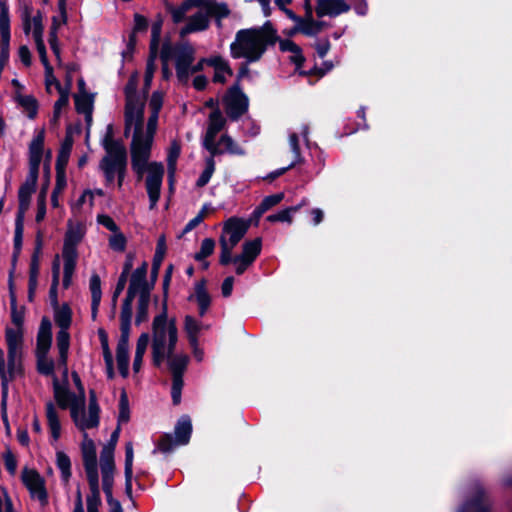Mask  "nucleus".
Here are the masks:
<instances>
[{
  "label": "nucleus",
  "mask_w": 512,
  "mask_h": 512,
  "mask_svg": "<svg viewBox=\"0 0 512 512\" xmlns=\"http://www.w3.org/2000/svg\"><path fill=\"white\" fill-rule=\"evenodd\" d=\"M54 394L58 404L63 408H67L68 406L71 408V403L73 402V396H76L74 393H71L68 389L60 387L58 384L57 378L54 376Z\"/></svg>",
  "instance_id": "obj_46"
},
{
  "label": "nucleus",
  "mask_w": 512,
  "mask_h": 512,
  "mask_svg": "<svg viewBox=\"0 0 512 512\" xmlns=\"http://www.w3.org/2000/svg\"><path fill=\"white\" fill-rule=\"evenodd\" d=\"M108 243L113 251L123 252L126 249L127 239L120 229H118L109 237Z\"/></svg>",
  "instance_id": "obj_55"
},
{
  "label": "nucleus",
  "mask_w": 512,
  "mask_h": 512,
  "mask_svg": "<svg viewBox=\"0 0 512 512\" xmlns=\"http://www.w3.org/2000/svg\"><path fill=\"white\" fill-rule=\"evenodd\" d=\"M305 204L306 200L304 199L300 204L286 208L278 213L271 214L266 219L269 222H287L290 224L292 222V215Z\"/></svg>",
  "instance_id": "obj_43"
},
{
  "label": "nucleus",
  "mask_w": 512,
  "mask_h": 512,
  "mask_svg": "<svg viewBox=\"0 0 512 512\" xmlns=\"http://www.w3.org/2000/svg\"><path fill=\"white\" fill-rule=\"evenodd\" d=\"M21 479L30 497L37 500L41 506L48 504V493L45 479L35 470L24 468L21 472Z\"/></svg>",
  "instance_id": "obj_9"
},
{
  "label": "nucleus",
  "mask_w": 512,
  "mask_h": 512,
  "mask_svg": "<svg viewBox=\"0 0 512 512\" xmlns=\"http://www.w3.org/2000/svg\"><path fill=\"white\" fill-rule=\"evenodd\" d=\"M148 28V20L140 15L135 14L134 15V27H133V34L130 37V43H133L135 41V34L139 32H145Z\"/></svg>",
  "instance_id": "obj_59"
},
{
  "label": "nucleus",
  "mask_w": 512,
  "mask_h": 512,
  "mask_svg": "<svg viewBox=\"0 0 512 512\" xmlns=\"http://www.w3.org/2000/svg\"><path fill=\"white\" fill-rule=\"evenodd\" d=\"M249 228V222L237 217L229 218L223 226V232L220 236V256L221 265H228L232 261V251L235 246L245 236Z\"/></svg>",
  "instance_id": "obj_7"
},
{
  "label": "nucleus",
  "mask_w": 512,
  "mask_h": 512,
  "mask_svg": "<svg viewBox=\"0 0 512 512\" xmlns=\"http://www.w3.org/2000/svg\"><path fill=\"white\" fill-rule=\"evenodd\" d=\"M178 341V329L174 318L168 319L166 306L153 319L152 323V357L153 363L160 366L171 355Z\"/></svg>",
  "instance_id": "obj_3"
},
{
  "label": "nucleus",
  "mask_w": 512,
  "mask_h": 512,
  "mask_svg": "<svg viewBox=\"0 0 512 512\" xmlns=\"http://www.w3.org/2000/svg\"><path fill=\"white\" fill-rule=\"evenodd\" d=\"M207 12L210 14V17L213 15L219 19L225 18L230 14L229 8L224 3H216L209 6Z\"/></svg>",
  "instance_id": "obj_64"
},
{
  "label": "nucleus",
  "mask_w": 512,
  "mask_h": 512,
  "mask_svg": "<svg viewBox=\"0 0 512 512\" xmlns=\"http://www.w3.org/2000/svg\"><path fill=\"white\" fill-rule=\"evenodd\" d=\"M120 428L118 427L111 435L109 443L104 445L100 454V470L105 472V468H109V473H115L114 451L118 441Z\"/></svg>",
  "instance_id": "obj_22"
},
{
  "label": "nucleus",
  "mask_w": 512,
  "mask_h": 512,
  "mask_svg": "<svg viewBox=\"0 0 512 512\" xmlns=\"http://www.w3.org/2000/svg\"><path fill=\"white\" fill-rule=\"evenodd\" d=\"M0 512H16L5 488L0 485Z\"/></svg>",
  "instance_id": "obj_61"
},
{
  "label": "nucleus",
  "mask_w": 512,
  "mask_h": 512,
  "mask_svg": "<svg viewBox=\"0 0 512 512\" xmlns=\"http://www.w3.org/2000/svg\"><path fill=\"white\" fill-rule=\"evenodd\" d=\"M186 20V24L179 30L181 38L192 33L203 32L210 26V14L207 11L200 10Z\"/></svg>",
  "instance_id": "obj_17"
},
{
  "label": "nucleus",
  "mask_w": 512,
  "mask_h": 512,
  "mask_svg": "<svg viewBox=\"0 0 512 512\" xmlns=\"http://www.w3.org/2000/svg\"><path fill=\"white\" fill-rule=\"evenodd\" d=\"M102 475L103 491L106 495L107 503L110 507V512H123L120 502L113 498L112 490L114 485V473H109V468H105Z\"/></svg>",
  "instance_id": "obj_27"
},
{
  "label": "nucleus",
  "mask_w": 512,
  "mask_h": 512,
  "mask_svg": "<svg viewBox=\"0 0 512 512\" xmlns=\"http://www.w3.org/2000/svg\"><path fill=\"white\" fill-rule=\"evenodd\" d=\"M491 503L480 484H475L471 498L463 503L458 512H490Z\"/></svg>",
  "instance_id": "obj_14"
},
{
  "label": "nucleus",
  "mask_w": 512,
  "mask_h": 512,
  "mask_svg": "<svg viewBox=\"0 0 512 512\" xmlns=\"http://www.w3.org/2000/svg\"><path fill=\"white\" fill-rule=\"evenodd\" d=\"M52 325L48 318L44 317L41 321L37 334L36 355H45L49 353L52 344Z\"/></svg>",
  "instance_id": "obj_23"
},
{
  "label": "nucleus",
  "mask_w": 512,
  "mask_h": 512,
  "mask_svg": "<svg viewBox=\"0 0 512 512\" xmlns=\"http://www.w3.org/2000/svg\"><path fill=\"white\" fill-rule=\"evenodd\" d=\"M11 321L13 324L12 328L24 329V312L17 309L16 301L11 303Z\"/></svg>",
  "instance_id": "obj_63"
},
{
  "label": "nucleus",
  "mask_w": 512,
  "mask_h": 512,
  "mask_svg": "<svg viewBox=\"0 0 512 512\" xmlns=\"http://www.w3.org/2000/svg\"><path fill=\"white\" fill-rule=\"evenodd\" d=\"M181 152L180 145L178 142L173 141L170 144L168 155H167V166H168V176H169V184L170 187L173 185V178L176 171V163L179 158Z\"/></svg>",
  "instance_id": "obj_37"
},
{
  "label": "nucleus",
  "mask_w": 512,
  "mask_h": 512,
  "mask_svg": "<svg viewBox=\"0 0 512 512\" xmlns=\"http://www.w3.org/2000/svg\"><path fill=\"white\" fill-rule=\"evenodd\" d=\"M156 52L152 50L147 62L144 76V94L137 92L138 76H130L124 92L125 104V136L131 134V160L132 168L138 177L147 172L146 190L149 197V208L155 209L160 198L161 187L164 177V166L159 162L148 163L154 135L158 126L159 112L162 109L164 94L161 91H154L149 100L150 115L147 123L144 124V107L146 92L152 84L156 71Z\"/></svg>",
  "instance_id": "obj_1"
},
{
  "label": "nucleus",
  "mask_w": 512,
  "mask_h": 512,
  "mask_svg": "<svg viewBox=\"0 0 512 512\" xmlns=\"http://www.w3.org/2000/svg\"><path fill=\"white\" fill-rule=\"evenodd\" d=\"M206 166L201 175L199 176L196 185L197 187H204L207 185L215 171V161L214 158L211 156L206 159Z\"/></svg>",
  "instance_id": "obj_54"
},
{
  "label": "nucleus",
  "mask_w": 512,
  "mask_h": 512,
  "mask_svg": "<svg viewBox=\"0 0 512 512\" xmlns=\"http://www.w3.org/2000/svg\"><path fill=\"white\" fill-rule=\"evenodd\" d=\"M102 146L106 154L99 163V169L103 172L108 185L117 178L118 187L120 188L126 175L127 153L123 144L113 139L111 125L107 127Z\"/></svg>",
  "instance_id": "obj_4"
},
{
  "label": "nucleus",
  "mask_w": 512,
  "mask_h": 512,
  "mask_svg": "<svg viewBox=\"0 0 512 512\" xmlns=\"http://www.w3.org/2000/svg\"><path fill=\"white\" fill-rule=\"evenodd\" d=\"M192 424L188 416H183L179 419L175 426V444L186 445L191 437Z\"/></svg>",
  "instance_id": "obj_30"
},
{
  "label": "nucleus",
  "mask_w": 512,
  "mask_h": 512,
  "mask_svg": "<svg viewBox=\"0 0 512 512\" xmlns=\"http://www.w3.org/2000/svg\"><path fill=\"white\" fill-rule=\"evenodd\" d=\"M275 39L276 33L270 22L258 28L241 29L230 44V54L234 59H245L247 63L257 62Z\"/></svg>",
  "instance_id": "obj_2"
},
{
  "label": "nucleus",
  "mask_w": 512,
  "mask_h": 512,
  "mask_svg": "<svg viewBox=\"0 0 512 512\" xmlns=\"http://www.w3.org/2000/svg\"><path fill=\"white\" fill-rule=\"evenodd\" d=\"M86 204H88L89 209H92V207L94 206L93 193H91V189H86L83 191L81 196L73 205V209L80 210Z\"/></svg>",
  "instance_id": "obj_62"
},
{
  "label": "nucleus",
  "mask_w": 512,
  "mask_h": 512,
  "mask_svg": "<svg viewBox=\"0 0 512 512\" xmlns=\"http://www.w3.org/2000/svg\"><path fill=\"white\" fill-rule=\"evenodd\" d=\"M89 484V494L86 497L87 506H101V494H100V486H99V476L98 477H88L87 478Z\"/></svg>",
  "instance_id": "obj_39"
},
{
  "label": "nucleus",
  "mask_w": 512,
  "mask_h": 512,
  "mask_svg": "<svg viewBox=\"0 0 512 512\" xmlns=\"http://www.w3.org/2000/svg\"><path fill=\"white\" fill-rule=\"evenodd\" d=\"M59 98L54 104L53 121L56 122L61 114V111L69 104V87L60 89Z\"/></svg>",
  "instance_id": "obj_53"
},
{
  "label": "nucleus",
  "mask_w": 512,
  "mask_h": 512,
  "mask_svg": "<svg viewBox=\"0 0 512 512\" xmlns=\"http://www.w3.org/2000/svg\"><path fill=\"white\" fill-rule=\"evenodd\" d=\"M134 297L126 295L123 301L120 320H121V335H130L131 320H132V304Z\"/></svg>",
  "instance_id": "obj_32"
},
{
  "label": "nucleus",
  "mask_w": 512,
  "mask_h": 512,
  "mask_svg": "<svg viewBox=\"0 0 512 512\" xmlns=\"http://www.w3.org/2000/svg\"><path fill=\"white\" fill-rule=\"evenodd\" d=\"M149 341L150 337L148 333H142L137 340L135 357L133 361V370L135 373L139 372L141 369L143 357L146 353Z\"/></svg>",
  "instance_id": "obj_34"
},
{
  "label": "nucleus",
  "mask_w": 512,
  "mask_h": 512,
  "mask_svg": "<svg viewBox=\"0 0 512 512\" xmlns=\"http://www.w3.org/2000/svg\"><path fill=\"white\" fill-rule=\"evenodd\" d=\"M129 403L128 398L125 392L121 393L120 401H119V416H118V422L126 423L129 420Z\"/></svg>",
  "instance_id": "obj_58"
},
{
  "label": "nucleus",
  "mask_w": 512,
  "mask_h": 512,
  "mask_svg": "<svg viewBox=\"0 0 512 512\" xmlns=\"http://www.w3.org/2000/svg\"><path fill=\"white\" fill-rule=\"evenodd\" d=\"M86 234V227L82 222L68 220L67 230L64 237L62 249V257L64 261L63 267V287L68 288L74 274L78 251L77 247Z\"/></svg>",
  "instance_id": "obj_5"
},
{
  "label": "nucleus",
  "mask_w": 512,
  "mask_h": 512,
  "mask_svg": "<svg viewBox=\"0 0 512 512\" xmlns=\"http://www.w3.org/2000/svg\"><path fill=\"white\" fill-rule=\"evenodd\" d=\"M81 453L83 459V466L88 477H98V464H97V453L94 441L88 437L87 433L83 435V441L81 444Z\"/></svg>",
  "instance_id": "obj_13"
},
{
  "label": "nucleus",
  "mask_w": 512,
  "mask_h": 512,
  "mask_svg": "<svg viewBox=\"0 0 512 512\" xmlns=\"http://www.w3.org/2000/svg\"><path fill=\"white\" fill-rule=\"evenodd\" d=\"M76 111L85 116L88 125L92 122L94 96L87 92H81L74 96Z\"/></svg>",
  "instance_id": "obj_28"
},
{
  "label": "nucleus",
  "mask_w": 512,
  "mask_h": 512,
  "mask_svg": "<svg viewBox=\"0 0 512 512\" xmlns=\"http://www.w3.org/2000/svg\"><path fill=\"white\" fill-rule=\"evenodd\" d=\"M44 133L39 132L29 145V171L38 172L42 161Z\"/></svg>",
  "instance_id": "obj_25"
},
{
  "label": "nucleus",
  "mask_w": 512,
  "mask_h": 512,
  "mask_svg": "<svg viewBox=\"0 0 512 512\" xmlns=\"http://www.w3.org/2000/svg\"><path fill=\"white\" fill-rule=\"evenodd\" d=\"M172 48L169 45L163 46L161 59L166 64L171 56ZM175 59V70L177 79L186 84L191 75V65L195 59V49L190 43H183L173 48Z\"/></svg>",
  "instance_id": "obj_8"
},
{
  "label": "nucleus",
  "mask_w": 512,
  "mask_h": 512,
  "mask_svg": "<svg viewBox=\"0 0 512 512\" xmlns=\"http://www.w3.org/2000/svg\"><path fill=\"white\" fill-rule=\"evenodd\" d=\"M211 156L214 158L215 155L229 154L235 156H244L246 154L245 149L236 142L230 135L223 134L220 139L206 148Z\"/></svg>",
  "instance_id": "obj_15"
},
{
  "label": "nucleus",
  "mask_w": 512,
  "mask_h": 512,
  "mask_svg": "<svg viewBox=\"0 0 512 512\" xmlns=\"http://www.w3.org/2000/svg\"><path fill=\"white\" fill-rule=\"evenodd\" d=\"M305 9L306 15L303 17V27L300 29H302L304 35L315 36L323 30L325 22L313 19L312 7L309 4V0H305Z\"/></svg>",
  "instance_id": "obj_29"
},
{
  "label": "nucleus",
  "mask_w": 512,
  "mask_h": 512,
  "mask_svg": "<svg viewBox=\"0 0 512 512\" xmlns=\"http://www.w3.org/2000/svg\"><path fill=\"white\" fill-rule=\"evenodd\" d=\"M129 336L130 335H120L116 349L118 369L124 378L129 374Z\"/></svg>",
  "instance_id": "obj_26"
},
{
  "label": "nucleus",
  "mask_w": 512,
  "mask_h": 512,
  "mask_svg": "<svg viewBox=\"0 0 512 512\" xmlns=\"http://www.w3.org/2000/svg\"><path fill=\"white\" fill-rule=\"evenodd\" d=\"M195 299L199 306V316L203 317L209 309L211 298L208 294L204 282L197 283L195 293L189 297V300Z\"/></svg>",
  "instance_id": "obj_31"
},
{
  "label": "nucleus",
  "mask_w": 512,
  "mask_h": 512,
  "mask_svg": "<svg viewBox=\"0 0 512 512\" xmlns=\"http://www.w3.org/2000/svg\"><path fill=\"white\" fill-rule=\"evenodd\" d=\"M262 242L260 238L246 241L242 246V252L238 256L250 262H254L261 253Z\"/></svg>",
  "instance_id": "obj_35"
},
{
  "label": "nucleus",
  "mask_w": 512,
  "mask_h": 512,
  "mask_svg": "<svg viewBox=\"0 0 512 512\" xmlns=\"http://www.w3.org/2000/svg\"><path fill=\"white\" fill-rule=\"evenodd\" d=\"M248 98L238 86L232 87L226 97V112L232 120H237L248 110Z\"/></svg>",
  "instance_id": "obj_12"
},
{
  "label": "nucleus",
  "mask_w": 512,
  "mask_h": 512,
  "mask_svg": "<svg viewBox=\"0 0 512 512\" xmlns=\"http://www.w3.org/2000/svg\"><path fill=\"white\" fill-rule=\"evenodd\" d=\"M46 417L51 436L53 440L56 442L58 441L61 435V424L59 421L56 408L51 402L47 403L46 405Z\"/></svg>",
  "instance_id": "obj_33"
},
{
  "label": "nucleus",
  "mask_w": 512,
  "mask_h": 512,
  "mask_svg": "<svg viewBox=\"0 0 512 512\" xmlns=\"http://www.w3.org/2000/svg\"><path fill=\"white\" fill-rule=\"evenodd\" d=\"M20 16L25 35H29L32 32L33 38L35 37L36 23L39 24L41 28V35H43L44 27L42 24V14L40 11H37L36 14L33 15V7L29 4L24 3L21 6Z\"/></svg>",
  "instance_id": "obj_20"
},
{
  "label": "nucleus",
  "mask_w": 512,
  "mask_h": 512,
  "mask_svg": "<svg viewBox=\"0 0 512 512\" xmlns=\"http://www.w3.org/2000/svg\"><path fill=\"white\" fill-rule=\"evenodd\" d=\"M35 26H36V31H35L34 40H35L36 48H37L40 60H41L42 64L44 65V68H48V66H51V65L47 58V52H46V47H45L44 40H43V35H41V28H40L39 24H37V23Z\"/></svg>",
  "instance_id": "obj_52"
},
{
  "label": "nucleus",
  "mask_w": 512,
  "mask_h": 512,
  "mask_svg": "<svg viewBox=\"0 0 512 512\" xmlns=\"http://www.w3.org/2000/svg\"><path fill=\"white\" fill-rule=\"evenodd\" d=\"M23 331L24 329L10 327L5 330L8 358L12 369H16L17 359L21 361L22 358Z\"/></svg>",
  "instance_id": "obj_11"
},
{
  "label": "nucleus",
  "mask_w": 512,
  "mask_h": 512,
  "mask_svg": "<svg viewBox=\"0 0 512 512\" xmlns=\"http://www.w3.org/2000/svg\"><path fill=\"white\" fill-rule=\"evenodd\" d=\"M54 321L60 328L56 335V345L59 353L58 365L62 368L63 376L68 375V351L70 347V334L68 332L72 323V310L68 304L54 307Z\"/></svg>",
  "instance_id": "obj_6"
},
{
  "label": "nucleus",
  "mask_w": 512,
  "mask_h": 512,
  "mask_svg": "<svg viewBox=\"0 0 512 512\" xmlns=\"http://www.w3.org/2000/svg\"><path fill=\"white\" fill-rule=\"evenodd\" d=\"M165 360H167L172 375L183 374L188 364V356L182 353L174 354L173 352Z\"/></svg>",
  "instance_id": "obj_36"
},
{
  "label": "nucleus",
  "mask_w": 512,
  "mask_h": 512,
  "mask_svg": "<svg viewBox=\"0 0 512 512\" xmlns=\"http://www.w3.org/2000/svg\"><path fill=\"white\" fill-rule=\"evenodd\" d=\"M150 302L149 293H142L139 296L137 314H136V324H140L148 319V306Z\"/></svg>",
  "instance_id": "obj_50"
},
{
  "label": "nucleus",
  "mask_w": 512,
  "mask_h": 512,
  "mask_svg": "<svg viewBox=\"0 0 512 512\" xmlns=\"http://www.w3.org/2000/svg\"><path fill=\"white\" fill-rule=\"evenodd\" d=\"M209 328L210 325L204 324L191 315L184 317L183 329L190 345H196V343L199 342L202 331L208 330Z\"/></svg>",
  "instance_id": "obj_24"
},
{
  "label": "nucleus",
  "mask_w": 512,
  "mask_h": 512,
  "mask_svg": "<svg viewBox=\"0 0 512 512\" xmlns=\"http://www.w3.org/2000/svg\"><path fill=\"white\" fill-rule=\"evenodd\" d=\"M56 466L60 471L62 481L68 483L72 476L71 460L63 451H57L56 453Z\"/></svg>",
  "instance_id": "obj_38"
},
{
  "label": "nucleus",
  "mask_w": 512,
  "mask_h": 512,
  "mask_svg": "<svg viewBox=\"0 0 512 512\" xmlns=\"http://www.w3.org/2000/svg\"><path fill=\"white\" fill-rule=\"evenodd\" d=\"M0 42L10 43V17L6 4L0 5Z\"/></svg>",
  "instance_id": "obj_41"
},
{
  "label": "nucleus",
  "mask_w": 512,
  "mask_h": 512,
  "mask_svg": "<svg viewBox=\"0 0 512 512\" xmlns=\"http://www.w3.org/2000/svg\"><path fill=\"white\" fill-rule=\"evenodd\" d=\"M38 179V172L29 171L25 182L20 186L18 191L19 208L17 216L24 217L27 211L32 194L35 191Z\"/></svg>",
  "instance_id": "obj_16"
},
{
  "label": "nucleus",
  "mask_w": 512,
  "mask_h": 512,
  "mask_svg": "<svg viewBox=\"0 0 512 512\" xmlns=\"http://www.w3.org/2000/svg\"><path fill=\"white\" fill-rule=\"evenodd\" d=\"M350 10V5L344 0H318L316 14L318 17H336Z\"/></svg>",
  "instance_id": "obj_21"
},
{
  "label": "nucleus",
  "mask_w": 512,
  "mask_h": 512,
  "mask_svg": "<svg viewBox=\"0 0 512 512\" xmlns=\"http://www.w3.org/2000/svg\"><path fill=\"white\" fill-rule=\"evenodd\" d=\"M280 50L283 52H291L293 55L291 56V60L297 65L300 66L304 62V57L301 53V48L289 39L281 40L279 43Z\"/></svg>",
  "instance_id": "obj_45"
},
{
  "label": "nucleus",
  "mask_w": 512,
  "mask_h": 512,
  "mask_svg": "<svg viewBox=\"0 0 512 512\" xmlns=\"http://www.w3.org/2000/svg\"><path fill=\"white\" fill-rule=\"evenodd\" d=\"M23 220H24V217H22V216L16 217L15 233H14V250H16L17 253H20L21 248H22Z\"/></svg>",
  "instance_id": "obj_57"
},
{
  "label": "nucleus",
  "mask_w": 512,
  "mask_h": 512,
  "mask_svg": "<svg viewBox=\"0 0 512 512\" xmlns=\"http://www.w3.org/2000/svg\"><path fill=\"white\" fill-rule=\"evenodd\" d=\"M215 248V241L211 238H205L202 243L199 252L195 255V260L203 261L210 256Z\"/></svg>",
  "instance_id": "obj_56"
},
{
  "label": "nucleus",
  "mask_w": 512,
  "mask_h": 512,
  "mask_svg": "<svg viewBox=\"0 0 512 512\" xmlns=\"http://www.w3.org/2000/svg\"><path fill=\"white\" fill-rule=\"evenodd\" d=\"M37 358V371L45 376H54V361L45 355H36Z\"/></svg>",
  "instance_id": "obj_49"
},
{
  "label": "nucleus",
  "mask_w": 512,
  "mask_h": 512,
  "mask_svg": "<svg viewBox=\"0 0 512 512\" xmlns=\"http://www.w3.org/2000/svg\"><path fill=\"white\" fill-rule=\"evenodd\" d=\"M71 418L76 427L86 433L88 429L97 428L99 425L100 417L99 413L96 412V419L92 416L91 409H85V400L76 399L71 403Z\"/></svg>",
  "instance_id": "obj_10"
},
{
  "label": "nucleus",
  "mask_w": 512,
  "mask_h": 512,
  "mask_svg": "<svg viewBox=\"0 0 512 512\" xmlns=\"http://www.w3.org/2000/svg\"><path fill=\"white\" fill-rule=\"evenodd\" d=\"M289 147L293 153V159L289 167H294L302 161L301 150L299 146V135L296 132H290L288 137Z\"/></svg>",
  "instance_id": "obj_51"
},
{
  "label": "nucleus",
  "mask_w": 512,
  "mask_h": 512,
  "mask_svg": "<svg viewBox=\"0 0 512 512\" xmlns=\"http://www.w3.org/2000/svg\"><path fill=\"white\" fill-rule=\"evenodd\" d=\"M22 371V362L17 359L16 369H12L10 362L6 366L4 351L0 349V378L1 379H14Z\"/></svg>",
  "instance_id": "obj_44"
},
{
  "label": "nucleus",
  "mask_w": 512,
  "mask_h": 512,
  "mask_svg": "<svg viewBox=\"0 0 512 512\" xmlns=\"http://www.w3.org/2000/svg\"><path fill=\"white\" fill-rule=\"evenodd\" d=\"M38 273H39L38 256L35 254L32 257L31 264H30V272H29L28 297L30 300L33 299L35 290L38 285Z\"/></svg>",
  "instance_id": "obj_47"
},
{
  "label": "nucleus",
  "mask_w": 512,
  "mask_h": 512,
  "mask_svg": "<svg viewBox=\"0 0 512 512\" xmlns=\"http://www.w3.org/2000/svg\"><path fill=\"white\" fill-rule=\"evenodd\" d=\"M146 274L147 263L143 262L142 265L137 267L131 275L130 284L127 290L128 296L135 298L136 294H139L140 296L144 292L149 293Z\"/></svg>",
  "instance_id": "obj_18"
},
{
  "label": "nucleus",
  "mask_w": 512,
  "mask_h": 512,
  "mask_svg": "<svg viewBox=\"0 0 512 512\" xmlns=\"http://www.w3.org/2000/svg\"><path fill=\"white\" fill-rule=\"evenodd\" d=\"M91 298L92 300L101 301L102 291H101V280L97 274H93L90 278L89 283Z\"/></svg>",
  "instance_id": "obj_60"
},
{
  "label": "nucleus",
  "mask_w": 512,
  "mask_h": 512,
  "mask_svg": "<svg viewBox=\"0 0 512 512\" xmlns=\"http://www.w3.org/2000/svg\"><path fill=\"white\" fill-rule=\"evenodd\" d=\"M16 101L23 108L29 118H34L37 114V100L32 95H23L16 92Z\"/></svg>",
  "instance_id": "obj_40"
},
{
  "label": "nucleus",
  "mask_w": 512,
  "mask_h": 512,
  "mask_svg": "<svg viewBox=\"0 0 512 512\" xmlns=\"http://www.w3.org/2000/svg\"><path fill=\"white\" fill-rule=\"evenodd\" d=\"M73 141L70 137H67L61 145V149L57 156L56 169H64L68 163L69 156L72 150Z\"/></svg>",
  "instance_id": "obj_48"
},
{
  "label": "nucleus",
  "mask_w": 512,
  "mask_h": 512,
  "mask_svg": "<svg viewBox=\"0 0 512 512\" xmlns=\"http://www.w3.org/2000/svg\"><path fill=\"white\" fill-rule=\"evenodd\" d=\"M226 124V119L222 115V113L216 109L212 111L208 118V126L206 130V134L203 140V146L207 148L208 146H212L215 142L216 135L223 130Z\"/></svg>",
  "instance_id": "obj_19"
},
{
  "label": "nucleus",
  "mask_w": 512,
  "mask_h": 512,
  "mask_svg": "<svg viewBox=\"0 0 512 512\" xmlns=\"http://www.w3.org/2000/svg\"><path fill=\"white\" fill-rule=\"evenodd\" d=\"M196 0H185L179 6H170L168 8L172 20L175 24L181 23L186 19V14L190 8L196 5Z\"/></svg>",
  "instance_id": "obj_42"
}]
</instances>
